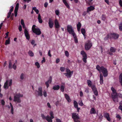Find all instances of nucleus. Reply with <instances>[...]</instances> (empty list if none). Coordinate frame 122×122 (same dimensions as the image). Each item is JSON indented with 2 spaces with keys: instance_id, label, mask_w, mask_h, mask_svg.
<instances>
[{
  "instance_id": "f257e3e1",
  "label": "nucleus",
  "mask_w": 122,
  "mask_h": 122,
  "mask_svg": "<svg viewBox=\"0 0 122 122\" xmlns=\"http://www.w3.org/2000/svg\"><path fill=\"white\" fill-rule=\"evenodd\" d=\"M96 68L97 70L100 73L101 71L102 73L103 76L104 77H106L108 75V71L107 69L105 68L103 66H102L100 67L98 65L96 66Z\"/></svg>"
},
{
  "instance_id": "f03ea898",
  "label": "nucleus",
  "mask_w": 122,
  "mask_h": 122,
  "mask_svg": "<svg viewBox=\"0 0 122 122\" xmlns=\"http://www.w3.org/2000/svg\"><path fill=\"white\" fill-rule=\"evenodd\" d=\"M23 97V94H21L20 93L16 94L14 97V101L15 102H16L18 103H20L21 102L20 97Z\"/></svg>"
},
{
  "instance_id": "7ed1b4c3",
  "label": "nucleus",
  "mask_w": 122,
  "mask_h": 122,
  "mask_svg": "<svg viewBox=\"0 0 122 122\" xmlns=\"http://www.w3.org/2000/svg\"><path fill=\"white\" fill-rule=\"evenodd\" d=\"M92 43L90 40H88L87 42L85 43V49L86 50H89L92 46Z\"/></svg>"
},
{
  "instance_id": "20e7f679",
  "label": "nucleus",
  "mask_w": 122,
  "mask_h": 122,
  "mask_svg": "<svg viewBox=\"0 0 122 122\" xmlns=\"http://www.w3.org/2000/svg\"><path fill=\"white\" fill-rule=\"evenodd\" d=\"M67 30L69 33L71 34L73 36H74V35L75 34L72 26L71 25H68L67 27Z\"/></svg>"
},
{
  "instance_id": "39448f33",
  "label": "nucleus",
  "mask_w": 122,
  "mask_h": 122,
  "mask_svg": "<svg viewBox=\"0 0 122 122\" xmlns=\"http://www.w3.org/2000/svg\"><path fill=\"white\" fill-rule=\"evenodd\" d=\"M78 114L75 113H72V117L73 119L74 122H80L78 119H79L80 117L78 116Z\"/></svg>"
},
{
  "instance_id": "423d86ee",
  "label": "nucleus",
  "mask_w": 122,
  "mask_h": 122,
  "mask_svg": "<svg viewBox=\"0 0 122 122\" xmlns=\"http://www.w3.org/2000/svg\"><path fill=\"white\" fill-rule=\"evenodd\" d=\"M81 55H82L83 57L82 60L83 62L85 63L87 62V55L86 52L83 50L82 51L80 52Z\"/></svg>"
},
{
  "instance_id": "0eeeda50",
  "label": "nucleus",
  "mask_w": 122,
  "mask_h": 122,
  "mask_svg": "<svg viewBox=\"0 0 122 122\" xmlns=\"http://www.w3.org/2000/svg\"><path fill=\"white\" fill-rule=\"evenodd\" d=\"M110 39H113L116 40L119 37V35L116 33H110Z\"/></svg>"
},
{
  "instance_id": "6e6552de",
  "label": "nucleus",
  "mask_w": 122,
  "mask_h": 122,
  "mask_svg": "<svg viewBox=\"0 0 122 122\" xmlns=\"http://www.w3.org/2000/svg\"><path fill=\"white\" fill-rule=\"evenodd\" d=\"M111 96L114 102H118L117 93L112 94Z\"/></svg>"
},
{
  "instance_id": "1a4fd4ad",
  "label": "nucleus",
  "mask_w": 122,
  "mask_h": 122,
  "mask_svg": "<svg viewBox=\"0 0 122 122\" xmlns=\"http://www.w3.org/2000/svg\"><path fill=\"white\" fill-rule=\"evenodd\" d=\"M52 76H50L49 77L48 81L45 82V85H46L47 88L49 86V84H51V83L52 81Z\"/></svg>"
},
{
  "instance_id": "9d476101",
  "label": "nucleus",
  "mask_w": 122,
  "mask_h": 122,
  "mask_svg": "<svg viewBox=\"0 0 122 122\" xmlns=\"http://www.w3.org/2000/svg\"><path fill=\"white\" fill-rule=\"evenodd\" d=\"M24 32L25 36L26 37V39L29 40L30 39V36L29 33L28 31L27 30L26 28L25 29Z\"/></svg>"
},
{
  "instance_id": "9b49d317",
  "label": "nucleus",
  "mask_w": 122,
  "mask_h": 122,
  "mask_svg": "<svg viewBox=\"0 0 122 122\" xmlns=\"http://www.w3.org/2000/svg\"><path fill=\"white\" fill-rule=\"evenodd\" d=\"M103 116L108 121L110 122V121L111 119L110 117V115L109 113L107 112L104 113Z\"/></svg>"
},
{
  "instance_id": "f8f14e48",
  "label": "nucleus",
  "mask_w": 122,
  "mask_h": 122,
  "mask_svg": "<svg viewBox=\"0 0 122 122\" xmlns=\"http://www.w3.org/2000/svg\"><path fill=\"white\" fill-rule=\"evenodd\" d=\"M33 32L38 35H40L41 34V31L39 28L35 29L34 30H33Z\"/></svg>"
},
{
  "instance_id": "ddd939ff",
  "label": "nucleus",
  "mask_w": 122,
  "mask_h": 122,
  "mask_svg": "<svg viewBox=\"0 0 122 122\" xmlns=\"http://www.w3.org/2000/svg\"><path fill=\"white\" fill-rule=\"evenodd\" d=\"M38 93V96L41 97L43 95V93L42 91V88L40 87L38 88V91H36Z\"/></svg>"
},
{
  "instance_id": "4468645a",
  "label": "nucleus",
  "mask_w": 122,
  "mask_h": 122,
  "mask_svg": "<svg viewBox=\"0 0 122 122\" xmlns=\"http://www.w3.org/2000/svg\"><path fill=\"white\" fill-rule=\"evenodd\" d=\"M48 24L49 27L52 28L54 25V22L50 18L49 19Z\"/></svg>"
},
{
  "instance_id": "2eb2a0df",
  "label": "nucleus",
  "mask_w": 122,
  "mask_h": 122,
  "mask_svg": "<svg viewBox=\"0 0 122 122\" xmlns=\"http://www.w3.org/2000/svg\"><path fill=\"white\" fill-rule=\"evenodd\" d=\"M55 26V28L58 29L61 26L59 25V22L56 19L54 21Z\"/></svg>"
},
{
  "instance_id": "dca6fc26",
  "label": "nucleus",
  "mask_w": 122,
  "mask_h": 122,
  "mask_svg": "<svg viewBox=\"0 0 122 122\" xmlns=\"http://www.w3.org/2000/svg\"><path fill=\"white\" fill-rule=\"evenodd\" d=\"M95 9L94 7L92 6L88 7L87 8V12H89L90 11L93 10Z\"/></svg>"
},
{
  "instance_id": "f3484780",
  "label": "nucleus",
  "mask_w": 122,
  "mask_h": 122,
  "mask_svg": "<svg viewBox=\"0 0 122 122\" xmlns=\"http://www.w3.org/2000/svg\"><path fill=\"white\" fill-rule=\"evenodd\" d=\"M65 96L66 99L68 102H71V100L70 99L69 96L67 94H65Z\"/></svg>"
},
{
  "instance_id": "a211bd4d",
  "label": "nucleus",
  "mask_w": 122,
  "mask_h": 122,
  "mask_svg": "<svg viewBox=\"0 0 122 122\" xmlns=\"http://www.w3.org/2000/svg\"><path fill=\"white\" fill-rule=\"evenodd\" d=\"M46 120L48 122H52V119H53L51 117H50L49 115H47L46 116Z\"/></svg>"
},
{
  "instance_id": "6ab92c4d",
  "label": "nucleus",
  "mask_w": 122,
  "mask_h": 122,
  "mask_svg": "<svg viewBox=\"0 0 122 122\" xmlns=\"http://www.w3.org/2000/svg\"><path fill=\"white\" fill-rule=\"evenodd\" d=\"M38 19L39 22L40 23H41L43 22V20L41 19V17L40 14L39 13L38 14Z\"/></svg>"
},
{
  "instance_id": "aec40b11",
  "label": "nucleus",
  "mask_w": 122,
  "mask_h": 122,
  "mask_svg": "<svg viewBox=\"0 0 122 122\" xmlns=\"http://www.w3.org/2000/svg\"><path fill=\"white\" fill-rule=\"evenodd\" d=\"M96 112V110L94 108H92L90 111V113L91 114H95Z\"/></svg>"
},
{
  "instance_id": "412c9836",
  "label": "nucleus",
  "mask_w": 122,
  "mask_h": 122,
  "mask_svg": "<svg viewBox=\"0 0 122 122\" xmlns=\"http://www.w3.org/2000/svg\"><path fill=\"white\" fill-rule=\"evenodd\" d=\"M60 88V86L59 85H56L54 86L53 89L55 90H58Z\"/></svg>"
},
{
  "instance_id": "4be33fe9",
  "label": "nucleus",
  "mask_w": 122,
  "mask_h": 122,
  "mask_svg": "<svg viewBox=\"0 0 122 122\" xmlns=\"http://www.w3.org/2000/svg\"><path fill=\"white\" fill-rule=\"evenodd\" d=\"M63 2L66 7L68 8H70V6L66 0H62Z\"/></svg>"
},
{
  "instance_id": "5701e85b",
  "label": "nucleus",
  "mask_w": 122,
  "mask_h": 122,
  "mask_svg": "<svg viewBox=\"0 0 122 122\" xmlns=\"http://www.w3.org/2000/svg\"><path fill=\"white\" fill-rule=\"evenodd\" d=\"M119 80L121 85L122 86V73H121L119 76Z\"/></svg>"
},
{
  "instance_id": "b1692460",
  "label": "nucleus",
  "mask_w": 122,
  "mask_h": 122,
  "mask_svg": "<svg viewBox=\"0 0 122 122\" xmlns=\"http://www.w3.org/2000/svg\"><path fill=\"white\" fill-rule=\"evenodd\" d=\"M88 85L89 87H91L92 86V82L91 80H87V81Z\"/></svg>"
},
{
  "instance_id": "393cba45",
  "label": "nucleus",
  "mask_w": 122,
  "mask_h": 122,
  "mask_svg": "<svg viewBox=\"0 0 122 122\" xmlns=\"http://www.w3.org/2000/svg\"><path fill=\"white\" fill-rule=\"evenodd\" d=\"M74 39V40L75 42V43H77L78 42V41L77 38V37L76 35V34H75L74 35V36H73Z\"/></svg>"
},
{
  "instance_id": "a878e982",
  "label": "nucleus",
  "mask_w": 122,
  "mask_h": 122,
  "mask_svg": "<svg viewBox=\"0 0 122 122\" xmlns=\"http://www.w3.org/2000/svg\"><path fill=\"white\" fill-rule=\"evenodd\" d=\"M111 51L113 53L115 52L116 51V49L113 47H111L110 49Z\"/></svg>"
},
{
  "instance_id": "bb28decb",
  "label": "nucleus",
  "mask_w": 122,
  "mask_h": 122,
  "mask_svg": "<svg viewBox=\"0 0 122 122\" xmlns=\"http://www.w3.org/2000/svg\"><path fill=\"white\" fill-rule=\"evenodd\" d=\"M64 74L65 75V76H67L68 78H71L72 76L71 74L69 73H64Z\"/></svg>"
},
{
  "instance_id": "cd10ccee",
  "label": "nucleus",
  "mask_w": 122,
  "mask_h": 122,
  "mask_svg": "<svg viewBox=\"0 0 122 122\" xmlns=\"http://www.w3.org/2000/svg\"><path fill=\"white\" fill-rule=\"evenodd\" d=\"M111 89L112 91V94H115L117 93L116 92V90L112 86L111 88Z\"/></svg>"
},
{
  "instance_id": "c85d7f7f",
  "label": "nucleus",
  "mask_w": 122,
  "mask_h": 122,
  "mask_svg": "<svg viewBox=\"0 0 122 122\" xmlns=\"http://www.w3.org/2000/svg\"><path fill=\"white\" fill-rule=\"evenodd\" d=\"M8 80H7L6 81V82L5 83L4 85V88L5 89L6 88H8L9 86H8Z\"/></svg>"
},
{
  "instance_id": "c756f323",
  "label": "nucleus",
  "mask_w": 122,
  "mask_h": 122,
  "mask_svg": "<svg viewBox=\"0 0 122 122\" xmlns=\"http://www.w3.org/2000/svg\"><path fill=\"white\" fill-rule=\"evenodd\" d=\"M10 106L11 107V114H13L14 113V110H13V108L11 103H10Z\"/></svg>"
},
{
  "instance_id": "7c9ffc66",
  "label": "nucleus",
  "mask_w": 122,
  "mask_h": 122,
  "mask_svg": "<svg viewBox=\"0 0 122 122\" xmlns=\"http://www.w3.org/2000/svg\"><path fill=\"white\" fill-rule=\"evenodd\" d=\"M28 54L30 56L33 57L34 56L33 53L32 52V51L31 50L29 51L28 52Z\"/></svg>"
},
{
  "instance_id": "2f4dec72",
  "label": "nucleus",
  "mask_w": 122,
  "mask_h": 122,
  "mask_svg": "<svg viewBox=\"0 0 122 122\" xmlns=\"http://www.w3.org/2000/svg\"><path fill=\"white\" fill-rule=\"evenodd\" d=\"M10 38L9 37L8 38V39L6 40L5 41V44L7 45L8 44H9L10 43Z\"/></svg>"
},
{
  "instance_id": "473e14b6",
  "label": "nucleus",
  "mask_w": 122,
  "mask_h": 122,
  "mask_svg": "<svg viewBox=\"0 0 122 122\" xmlns=\"http://www.w3.org/2000/svg\"><path fill=\"white\" fill-rule=\"evenodd\" d=\"M110 33L107 34V36L104 38V41H106L108 40L109 38L110 39Z\"/></svg>"
},
{
  "instance_id": "72a5a7b5",
  "label": "nucleus",
  "mask_w": 122,
  "mask_h": 122,
  "mask_svg": "<svg viewBox=\"0 0 122 122\" xmlns=\"http://www.w3.org/2000/svg\"><path fill=\"white\" fill-rule=\"evenodd\" d=\"M102 19V20L105 21L106 19V15L105 14H102L101 16Z\"/></svg>"
},
{
  "instance_id": "f704fd0d",
  "label": "nucleus",
  "mask_w": 122,
  "mask_h": 122,
  "mask_svg": "<svg viewBox=\"0 0 122 122\" xmlns=\"http://www.w3.org/2000/svg\"><path fill=\"white\" fill-rule=\"evenodd\" d=\"M73 104L74 107L75 108L77 107H78V103L75 100L74 101Z\"/></svg>"
},
{
  "instance_id": "c9c22d12",
  "label": "nucleus",
  "mask_w": 122,
  "mask_h": 122,
  "mask_svg": "<svg viewBox=\"0 0 122 122\" xmlns=\"http://www.w3.org/2000/svg\"><path fill=\"white\" fill-rule=\"evenodd\" d=\"M91 87V88L92 89V90L93 91L97 90L95 86V85H92Z\"/></svg>"
},
{
  "instance_id": "e433bc0d",
  "label": "nucleus",
  "mask_w": 122,
  "mask_h": 122,
  "mask_svg": "<svg viewBox=\"0 0 122 122\" xmlns=\"http://www.w3.org/2000/svg\"><path fill=\"white\" fill-rule=\"evenodd\" d=\"M32 10H34L37 14H38L39 13V11L38 9H37L36 7H33Z\"/></svg>"
},
{
  "instance_id": "4c0bfd02",
  "label": "nucleus",
  "mask_w": 122,
  "mask_h": 122,
  "mask_svg": "<svg viewBox=\"0 0 122 122\" xmlns=\"http://www.w3.org/2000/svg\"><path fill=\"white\" fill-rule=\"evenodd\" d=\"M19 7V4L18 3H17L16 4V5L15 7V11H18V9Z\"/></svg>"
},
{
  "instance_id": "58836bf2",
  "label": "nucleus",
  "mask_w": 122,
  "mask_h": 122,
  "mask_svg": "<svg viewBox=\"0 0 122 122\" xmlns=\"http://www.w3.org/2000/svg\"><path fill=\"white\" fill-rule=\"evenodd\" d=\"M81 33L83 35L84 34H86V30H85L83 28H82L81 29Z\"/></svg>"
},
{
  "instance_id": "ea45409f",
  "label": "nucleus",
  "mask_w": 122,
  "mask_h": 122,
  "mask_svg": "<svg viewBox=\"0 0 122 122\" xmlns=\"http://www.w3.org/2000/svg\"><path fill=\"white\" fill-rule=\"evenodd\" d=\"M64 89L65 86L61 85L60 87V90L61 91L63 92L64 91Z\"/></svg>"
},
{
  "instance_id": "a19ab883",
  "label": "nucleus",
  "mask_w": 122,
  "mask_h": 122,
  "mask_svg": "<svg viewBox=\"0 0 122 122\" xmlns=\"http://www.w3.org/2000/svg\"><path fill=\"white\" fill-rule=\"evenodd\" d=\"M50 115L51 116L50 117L52 118L53 119L54 118V116H53V113L52 111H51L49 113Z\"/></svg>"
},
{
  "instance_id": "79ce46f5",
  "label": "nucleus",
  "mask_w": 122,
  "mask_h": 122,
  "mask_svg": "<svg viewBox=\"0 0 122 122\" xmlns=\"http://www.w3.org/2000/svg\"><path fill=\"white\" fill-rule=\"evenodd\" d=\"M119 29L120 31H122V22H121L119 24Z\"/></svg>"
},
{
  "instance_id": "37998d69",
  "label": "nucleus",
  "mask_w": 122,
  "mask_h": 122,
  "mask_svg": "<svg viewBox=\"0 0 122 122\" xmlns=\"http://www.w3.org/2000/svg\"><path fill=\"white\" fill-rule=\"evenodd\" d=\"M25 76V74H24L23 73H22L21 74L20 76V79L22 80H23L24 79V76Z\"/></svg>"
},
{
  "instance_id": "c03bdc74",
  "label": "nucleus",
  "mask_w": 122,
  "mask_h": 122,
  "mask_svg": "<svg viewBox=\"0 0 122 122\" xmlns=\"http://www.w3.org/2000/svg\"><path fill=\"white\" fill-rule=\"evenodd\" d=\"M81 23L80 22H78V24L76 25L77 28H81Z\"/></svg>"
},
{
  "instance_id": "a18cd8bd",
  "label": "nucleus",
  "mask_w": 122,
  "mask_h": 122,
  "mask_svg": "<svg viewBox=\"0 0 122 122\" xmlns=\"http://www.w3.org/2000/svg\"><path fill=\"white\" fill-rule=\"evenodd\" d=\"M35 65L37 66L38 68H39L40 67V65L39 63L38 62H36L35 63Z\"/></svg>"
},
{
  "instance_id": "49530a36",
  "label": "nucleus",
  "mask_w": 122,
  "mask_h": 122,
  "mask_svg": "<svg viewBox=\"0 0 122 122\" xmlns=\"http://www.w3.org/2000/svg\"><path fill=\"white\" fill-rule=\"evenodd\" d=\"M66 72L67 73H69L70 74H71V71L68 68H66Z\"/></svg>"
},
{
  "instance_id": "de8ad7c7",
  "label": "nucleus",
  "mask_w": 122,
  "mask_h": 122,
  "mask_svg": "<svg viewBox=\"0 0 122 122\" xmlns=\"http://www.w3.org/2000/svg\"><path fill=\"white\" fill-rule=\"evenodd\" d=\"M86 3L88 4L89 5H91L90 2H92L93 0H87V1L85 0Z\"/></svg>"
},
{
  "instance_id": "09e8293b",
  "label": "nucleus",
  "mask_w": 122,
  "mask_h": 122,
  "mask_svg": "<svg viewBox=\"0 0 122 122\" xmlns=\"http://www.w3.org/2000/svg\"><path fill=\"white\" fill-rule=\"evenodd\" d=\"M116 117L117 119H118V120H120L122 118L118 114L117 115Z\"/></svg>"
},
{
  "instance_id": "8fccbe9b",
  "label": "nucleus",
  "mask_w": 122,
  "mask_h": 122,
  "mask_svg": "<svg viewBox=\"0 0 122 122\" xmlns=\"http://www.w3.org/2000/svg\"><path fill=\"white\" fill-rule=\"evenodd\" d=\"M11 12H12L9 11L8 14L7 16V18H10V15L11 14Z\"/></svg>"
},
{
  "instance_id": "3c124183",
  "label": "nucleus",
  "mask_w": 122,
  "mask_h": 122,
  "mask_svg": "<svg viewBox=\"0 0 122 122\" xmlns=\"http://www.w3.org/2000/svg\"><path fill=\"white\" fill-rule=\"evenodd\" d=\"M41 116L42 117L43 119H46V116H45L43 114H41Z\"/></svg>"
},
{
  "instance_id": "603ef678",
  "label": "nucleus",
  "mask_w": 122,
  "mask_h": 122,
  "mask_svg": "<svg viewBox=\"0 0 122 122\" xmlns=\"http://www.w3.org/2000/svg\"><path fill=\"white\" fill-rule=\"evenodd\" d=\"M12 63L10 61L9 62V68L10 69H11L12 68Z\"/></svg>"
},
{
  "instance_id": "864d4df0",
  "label": "nucleus",
  "mask_w": 122,
  "mask_h": 122,
  "mask_svg": "<svg viewBox=\"0 0 122 122\" xmlns=\"http://www.w3.org/2000/svg\"><path fill=\"white\" fill-rule=\"evenodd\" d=\"M60 70L61 71L63 72L65 71V68L64 67H61L60 68Z\"/></svg>"
},
{
  "instance_id": "5fc2aeb1",
  "label": "nucleus",
  "mask_w": 122,
  "mask_h": 122,
  "mask_svg": "<svg viewBox=\"0 0 122 122\" xmlns=\"http://www.w3.org/2000/svg\"><path fill=\"white\" fill-rule=\"evenodd\" d=\"M100 80H103V75L102 73L100 74Z\"/></svg>"
},
{
  "instance_id": "6e6d98bb",
  "label": "nucleus",
  "mask_w": 122,
  "mask_h": 122,
  "mask_svg": "<svg viewBox=\"0 0 122 122\" xmlns=\"http://www.w3.org/2000/svg\"><path fill=\"white\" fill-rule=\"evenodd\" d=\"M93 92H94V94L95 95L97 96L98 95V91H97V90H96L95 91H94Z\"/></svg>"
},
{
  "instance_id": "4d7b16f0",
  "label": "nucleus",
  "mask_w": 122,
  "mask_h": 122,
  "mask_svg": "<svg viewBox=\"0 0 122 122\" xmlns=\"http://www.w3.org/2000/svg\"><path fill=\"white\" fill-rule=\"evenodd\" d=\"M55 13L56 14L58 15L59 14L60 12L58 10H56L55 11Z\"/></svg>"
},
{
  "instance_id": "13d9d810",
  "label": "nucleus",
  "mask_w": 122,
  "mask_h": 122,
  "mask_svg": "<svg viewBox=\"0 0 122 122\" xmlns=\"http://www.w3.org/2000/svg\"><path fill=\"white\" fill-rule=\"evenodd\" d=\"M43 95L45 97H47V93H46V91H44L43 92Z\"/></svg>"
},
{
  "instance_id": "bf43d9fd",
  "label": "nucleus",
  "mask_w": 122,
  "mask_h": 122,
  "mask_svg": "<svg viewBox=\"0 0 122 122\" xmlns=\"http://www.w3.org/2000/svg\"><path fill=\"white\" fill-rule=\"evenodd\" d=\"M12 67H13L15 70L16 69V65H15V63H14Z\"/></svg>"
},
{
  "instance_id": "052dcab7",
  "label": "nucleus",
  "mask_w": 122,
  "mask_h": 122,
  "mask_svg": "<svg viewBox=\"0 0 122 122\" xmlns=\"http://www.w3.org/2000/svg\"><path fill=\"white\" fill-rule=\"evenodd\" d=\"M88 13L87 12V11H84L83 12L82 15L84 16H85Z\"/></svg>"
},
{
  "instance_id": "680f3d73",
  "label": "nucleus",
  "mask_w": 122,
  "mask_h": 122,
  "mask_svg": "<svg viewBox=\"0 0 122 122\" xmlns=\"http://www.w3.org/2000/svg\"><path fill=\"white\" fill-rule=\"evenodd\" d=\"M65 55L66 56L68 57L69 56V54L68 52L67 51H66L65 52Z\"/></svg>"
},
{
  "instance_id": "e2e57ef3",
  "label": "nucleus",
  "mask_w": 122,
  "mask_h": 122,
  "mask_svg": "<svg viewBox=\"0 0 122 122\" xmlns=\"http://www.w3.org/2000/svg\"><path fill=\"white\" fill-rule=\"evenodd\" d=\"M36 27V25H33L32 27V31H33V30H35V29H37V28H36L35 27Z\"/></svg>"
},
{
  "instance_id": "0e129e2a",
  "label": "nucleus",
  "mask_w": 122,
  "mask_h": 122,
  "mask_svg": "<svg viewBox=\"0 0 122 122\" xmlns=\"http://www.w3.org/2000/svg\"><path fill=\"white\" fill-rule=\"evenodd\" d=\"M1 103L2 105H5V102L4 100H2L1 101Z\"/></svg>"
},
{
  "instance_id": "69168bd1",
  "label": "nucleus",
  "mask_w": 122,
  "mask_h": 122,
  "mask_svg": "<svg viewBox=\"0 0 122 122\" xmlns=\"http://www.w3.org/2000/svg\"><path fill=\"white\" fill-rule=\"evenodd\" d=\"M12 85V80L11 79L9 83V86H10Z\"/></svg>"
},
{
  "instance_id": "338daca9",
  "label": "nucleus",
  "mask_w": 122,
  "mask_h": 122,
  "mask_svg": "<svg viewBox=\"0 0 122 122\" xmlns=\"http://www.w3.org/2000/svg\"><path fill=\"white\" fill-rule=\"evenodd\" d=\"M119 3L121 6L122 7V1L121 0H119Z\"/></svg>"
},
{
  "instance_id": "774afa93",
  "label": "nucleus",
  "mask_w": 122,
  "mask_h": 122,
  "mask_svg": "<svg viewBox=\"0 0 122 122\" xmlns=\"http://www.w3.org/2000/svg\"><path fill=\"white\" fill-rule=\"evenodd\" d=\"M118 96L120 98H122V94L120 93L117 94Z\"/></svg>"
}]
</instances>
